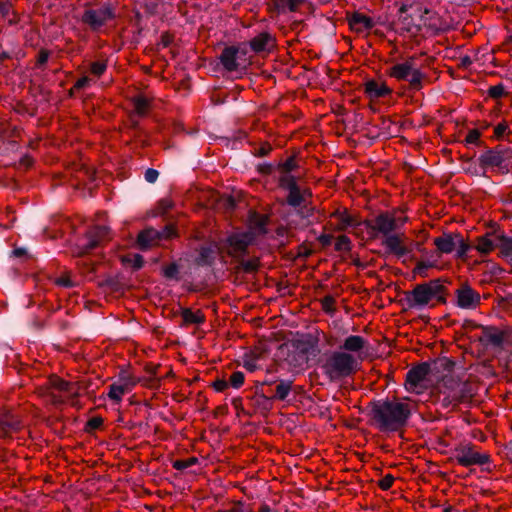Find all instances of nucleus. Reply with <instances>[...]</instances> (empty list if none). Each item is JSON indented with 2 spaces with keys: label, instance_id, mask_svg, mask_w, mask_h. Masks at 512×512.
I'll return each mask as SVG.
<instances>
[{
  "label": "nucleus",
  "instance_id": "obj_18",
  "mask_svg": "<svg viewBox=\"0 0 512 512\" xmlns=\"http://www.w3.org/2000/svg\"><path fill=\"white\" fill-rule=\"evenodd\" d=\"M353 224V219L346 211H335L331 214L329 225L338 231L345 230Z\"/></svg>",
  "mask_w": 512,
  "mask_h": 512
},
{
  "label": "nucleus",
  "instance_id": "obj_12",
  "mask_svg": "<svg viewBox=\"0 0 512 512\" xmlns=\"http://www.w3.org/2000/svg\"><path fill=\"white\" fill-rule=\"evenodd\" d=\"M457 305L464 309H474L480 303V295L471 287L465 285L456 291Z\"/></svg>",
  "mask_w": 512,
  "mask_h": 512
},
{
  "label": "nucleus",
  "instance_id": "obj_8",
  "mask_svg": "<svg viewBox=\"0 0 512 512\" xmlns=\"http://www.w3.org/2000/svg\"><path fill=\"white\" fill-rule=\"evenodd\" d=\"M407 217L402 212L394 211L378 215L370 223V228L385 237L405 224Z\"/></svg>",
  "mask_w": 512,
  "mask_h": 512
},
{
  "label": "nucleus",
  "instance_id": "obj_19",
  "mask_svg": "<svg viewBox=\"0 0 512 512\" xmlns=\"http://www.w3.org/2000/svg\"><path fill=\"white\" fill-rule=\"evenodd\" d=\"M108 230L104 226L92 228L86 235L87 242L84 244L86 249H93L99 245L107 236Z\"/></svg>",
  "mask_w": 512,
  "mask_h": 512
},
{
  "label": "nucleus",
  "instance_id": "obj_45",
  "mask_svg": "<svg viewBox=\"0 0 512 512\" xmlns=\"http://www.w3.org/2000/svg\"><path fill=\"white\" fill-rule=\"evenodd\" d=\"M489 93H490V95L492 97L499 98V97H501L504 94V88L502 86H500V85L492 86L489 89Z\"/></svg>",
  "mask_w": 512,
  "mask_h": 512
},
{
  "label": "nucleus",
  "instance_id": "obj_49",
  "mask_svg": "<svg viewBox=\"0 0 512 512\" xmlns=\"http://www.w3.org/2000/svg\"><path fill=\"white\" fill-rule=\"evenodd\" d=\"M90 81H91V79L89 77L84 76V77H82V78L77 80V82L75 83L74 87L76 89L84 88V87H86L89 84Z\"/></svg>",
  "mask_w": 512,
  "mask_h": 512
},
{
  "label": "nucleus",
  "instance_id": "obj_32",
  "mask_svg": "<svg viewBox=\"0 0 512 512\" xmlns=\"http://www.w3.org/2000/svg\"><path fill=\"white\" fill-rule=\"evenodd\" d=\"M149 102L144 96H137L133 99L134 112L144 115L148 111Z\"/></svg>",
  "mask_w": 512,
  "mask_h": 512
},
{
  "label": "nucleus",
  "instance_id": "obj_13",
  "mask_svg": "<svg viewBox=\"0 0 512 512\" xmlns=\"http://www.w3.org/2000/svg\"><path fill=\"white\" fill-rule=\"evenodd\" d=\"M423 20H422V31L423 35L435 33L440 30L445 29V24L435 13H432L428 10H422Z\"/></svg>",
  "mask_w": 512,
  "mask_h": 512
},
{
  "label": "nucleus",
  "instance_id": "obj_7",
  "mask_svg": "<svg viewBox=\"0 0 512 512\" xmlns=\"http://www.w3.org/2000/svg\"><path fill=\"white\" fill-rule=\"evenodd\" d=\"M423 13L421 7H411L409 10L401 8L400 17L396 23V30L409 37L423 35L422 31Z\"/></svg>",
  "mask_w": 512,
  "mask_h": 512
},
{
  "label": "nucleus",
  "instance_id": "obj_33",
  "mask_svg": "<svg viewBox=\"0 0 512 512\" xmlns=\"http://www.w3.org/2000/svg\"><path fill=\"white\" fill-rule=\"evenodd\" d=\"M292 383L290 381H281L276 386V398L284 400L291 391Z\"/></svg>",
  "mask_w": 512,
  "mask_h": 512
},
{
  "label": "nucleus",
  "instance_id": "obj_9",
  "mask_svg": "<svg viewBox=\"0 0 512 512\" xmlns=\"http://www.w3.org/2000/svg\"><path fill=\"white\" fill-rule=\"evenodd\" d=\"M429 366L427 364L418 365L410 369L406 376L405 387L409 392L420 394L428 386Z\"/></svg>",
  "mask_w": 512,
  "mask_h": 512
},
{
  "label": "nucleus",
  "instance_id": "obj_40",
  "mask_svg": "<svg viewBox=\"0 0 512 512\" xmlns=\"http://www.w3.org/2000/svg\"><path fill=\"white\" fill-rule=\"evenodd\" d=\"M243 366L250 372L256 371L259 366L257 364V359L246 356L243 360Z\"/></svg>",
  "mask_w": 512,
  "mask_h": 512
},
{
  "label": "nucleus",
  "instance_id": "obj_37",
  "mask_svg": "<svg viewBox=\"0 0 512 512\" xmlns=\"http://www.w3.org/2000/svg\"><path fill=\"white\" fill-rule=\"evenodd\" d=\"M244 379H245L244 374L240 371H236L231 374L229 383L234 388H240L244 383Z\"/></svg>",
  "mask_w": 512,
  "mask_h": 512
},
{
  "label": "nucleus",
  "instance_id": "obj_1",
  "mask_svg": "<svg viewBox=\"0 0 512 512\" xmlns=\"http://www.w3.org/2000/svg\"><path fill=\"white\" fill-rule=\"evenodd\" d=\"M412 409L413 403L407 398L387 400L374 406V419L381 429L395 431L406 423Z\"/></svg>",
  "mask_w": 512,
  "mask_h": 512
},
{
  "label": "nucleus",
  "instance_id": "obj_10",
  "mask_svg": "<svg viewBox=\"0 0 512 512\" xmlns=\"http://www.w3.org/2000/svg\"><path fill=\"white\" fill-rule=\"evenodd\" d=\"M441 285L436 282L418 285L412 292V298L416 305L424 306L436 298L440 292Z\"/></svg>",
  "mask_w": 512,
  "mask_h": 512
},
{
  "label": "nucleus",
  "instance_id": "obj_43",
  "mask_svg": "<svg viewBox=\"0 0 512 512\" xmlns=\"http://www.w3.org/2000/svg\"><path fill=\"white\" fill-rule=\"evenodd\" d=\"M456 249L458 256L462 257L467 253L469 246L458 236Z\"/></svg>",
  "mask_w": 512,
  "mask_h": 512
},
{
  "label": "nucleus",
  "instance_id": "obj_6",
  "mask_svg": "<svg viewBox=\"0 0 512 512\" xmlns=\"http://www.w3.org/2000/svg\"><path fill=\"white\" fill-rule=\"evenodd\" d=\"M479 161L484 169L505 174L512 169V150H489L480 156Z\"/></svg>",
  "mask_w": 512,
  "mask_h": 512
},
{
  "label": "nucleus",
  "instance_id": "obj_23",
  "mask_svg": "<svg viewBox=\"0 0 512 512\" xmlns=\"http://www.w3.org/2000/svg\"><path fill=\"white\" fill-rule=\"evenodd\" d=\"M238 49L235 47L225 48L221 55V63L228 71H234L238 68L237 63Z\"/></svg>",
  "mask_w": 512,
  "mask_h": 512
},
{
  "label": "nucleus",
  "instance_id": "obj_57",
  "mask_svg": "<svg viewBox=\"0 0 512 512\" xmlns=\"http://www.w3.org/2000/svg\"><path fill=\"white\" fill-rule=\"evenodd\" d=\"M47 57H48V56H47V54L42 53V54L40 55V59H39V61H40L41 63H44V62H46Z\"/></svg>",
  "mask_w": 512,
  "mask_h": 512
},
{
  "label": "nucleus",
  "instance_id": "obj_42",
  "mask_svg": "<svg viewBox=\"0 0 512 512\" xmlns=\"http://www.w3.org/2000/svg\"><path fill=\"white\" fill-rule=\"evenodd\" d=\"M393 482L394 477L392 475H386L380 480L379 486L382 490H388L392 487Z\"/></svg>",
  "mask_w": 512,
  "mask_h": 512
},
{
  "label": "nucleus",
  "instance_id": "obj_53",
  "mask_svg": "<svg viewBox=\"0 0 512 512\" xmlns=\"http://www.w3.org/2000/svg\"><path fill=\"white\" fill-rule=\"evenodd\" d=\"M102 424V420L99 418H94L89 421V425L92 428H98Z\"/></svg>",
  "mask_w": 512,
  "mask_h": 512
},
{
  "label": "nucleus",
  "instance_id": "obj_36",
  "mask_svg": "<svg viewBox=\"0 0 512 512\" xmlns=\"http://www.w3.org/2000/svg\"><path fill=\"white\" fill-rule=\"evenodd\" d=\"M498 246H500L501 253L504 256L512 255V240L507 238L497 239Z\"/></svg>",
  "mask_w": 512,
  "mask_h": 512
},
{
  "label": "nucleus",
  "instance_id": "obj_55",
  "mask_svg": "<svg viewBox=\"0 0 512 512\" xmlns=\"http://www.w3.org/2000/svg\"><path fill=\"white\" fill-rule=\"evenodd\" d=\"M258 512H276V511H275V510H273L271 507H269L267 504H262V505L259 507Z\"/></svg>",
  "mask_w": 512,
  "mask_h": 512
},
{
  "label": "nucleus",
  "instance_id": "obj_48",
  "mask_svg": "<svg viewBox=\"0 0 512 512\" xmlns=\"http://www.w3.org/2000/svg\"><path fill=\"white\" fill-rule=\"evenodd\" d=\"M258 260H251L244 263V269L247 272L255 271L258 268Z\"/></svg>",
  "mask_w": 512,
  "mask_h": 512
},
{
  "label": "nucleus",
  "instance_id": "obj_35",
  "mask_svg": "<svg viewBox=\"0 0 512 512\" xmlns=\"http://www.w3.org/2000/svg\"><path fill=\"white\" fill-rule=\"evenodd\" d=\"M122 262L124 264H129L130 266H132L135 269H139L143 265V258H142V256H140L138 254H129V255L122 257Z\"/></svg>",
  "mask_w": 512,
  "mask_h": 512
},
{
  "label": "nucleus",
  "instance_id": "obj_4",
  "mask_svg": "<svg viewBox=\"0 0 512 512\" xmlns=\"http://www.w3.org/2000/svg\"><path fill=\"white\" fill-rule=\"evenodd\" d=\"M356 365L357 362L352 355L345 352H334L326 359L322 368L324 374L331 381H335L352 374Z\"/></svg>",
  "mask_w": 512,
  "mask_h": 512
},
{
  "label": "nucleus",
  "instance_id": "obj_50",
  "mask_svg": "<svg viewBox=\"0 0 512 512\" xmlns=\"http://www.w3.org/2000/svg\"><path fill=\"white\" fill-rule=\"evenodd\" d=\"M218 512H245V507L241 503L233 504L231 508Z\"/></svg>",
  "mask_w": 512,
  "mask_h": 512
},
{
  "label": "nucleus",
  "instance_id": "obj_46",
  "mask_svg": "<svg viewBox=\"0 0 512 512\" xmlns=\"http://www.w3.org/2000/svg\"><path fill=\"white\" fill-rule=\"evenodd\" d=\"M349 244H350V241H349L348 237H346V236H340V237H338V239H337L336 246H337V248H339V249H342V248H344V249H348V248H349Z\"/></svg>",
  "mask_w": 512,
  "mask_h": 512
},
{
  "label": "nucleus",
  "instance_id": "obj_51",
  "mask_svg": "<svg viewBox=\"0 0 512 512\" xmlns=\"http://www.w3.org/2000/svg\"><path fill=\"white\" fill-rule=\"evenodd\" d=\"M176 273H177V269L174 265L169 266L165 269V275L167 277H174L176 275Z\"/></svg>",
  "mask_w": 512,
  "mask_h": 512
},
{
  "label": "nucleus",
  "instance_id": "obj_11",
  "mask_svg": "<svg viewBox=\"0 0 512 512\" xmlns=\"http://www.w3.org/2000/svg\"><path fill=\"white\" fill-rule=\"evenodd\" d=\"M455 458L460 465L465 467L471 465H482L489 461V456L487 454L480 453L473 447H463L457 450Z\"/></svg>",
  "mask_w": 512,
  "mask_h": 512
},
{
  "label": "nucleus",
  "instance_id": "obj_52",
  "mask_svg": "<svg viewBox=\"0 0 512 512\" xmlns=\"http://www.w3.org/2000/svg\"><path fill=\"white\" fill-rule=\"evenodd\" d=\"M294 167V160L293 159H288L285 161V163L283 164V168L284 170L286 171H290L292 170Z\"/></svg>",
  "mask_w": 512,
  "mask_h": 512
},
{
  "label": "nucleus",
  "instance_id": "obj_31",
  "mask_svg": "<svg viewBox=\"0 0 512 512\" xmlns=\"http://www.w3.org/2000/svg\"><path fill=\"white\" fill-rule=\"evenodd\" d=\"M288 203L293 206H298L303 201V195L295 183H291L289 186Z\"/></svg>",
  "mask_w": 512,
  "mask_h": 512
},
{
  "label": "nucleus",
  "instance_id": "obj_56",
  "mask_svg": "<svg viewBox=\"0 0 512 512\" xmlns=\"http://www.w3.org/2000/svg\"><path fill=\"white\" fill-rule=\"evenodd\" d=\"M57 283L62 285V286H69L70 285L69 281L65 280V279H58Z\"/></svg>",
  "mask_w": 512,
  "mask_h": 512
},
{
  "label": "nucleus",
  "instance_id": "obj_2",
  "mask_svg": "<svg viewBox=\"0 0 512 512\" xmlns=\"http://www.w3.org/2000/svg\"><path fill=\"white\" fill-rule=\"evenodd\" d=\"M438 401L444 407H455L470 400L475 394V387L468 381H461L453 376H445L437 385Z\"/></svg>",
  "mask_w": 512,
  "mask_h": 512
},
{
  "label": "nucleus",
  "instance_id": "obj_3",
  "mask_svg": "<svg viewBox=\"0 0 512 512\" xmlns=\"http://www.w3.org/2000/svg\"><path fill=\"white\" fill-rule=\"evenodd\" d=\"M266 218L253 215L251 218V229L246 232H237L227 239V252L233 257L242 255L247 247L252 244L256 234L265 233Z\"/></svg>",
  "mask_w": 512,
  "mask_h": 512
},
{
  "label": "nucleus",
  "instance_id": "obj_41",
  "mask_svg": "<svg viewBox=\"0 0 512 512\" xmlns=\"http://www.w3.org/2000/svg\"><path fill=\"white\" fill-rule=\"evenodd\" d=\"M480 132L476 129L470 130L465 138L468 144H477L480 138Z\"/></svg>",
  "mask_w": 512,
  "mask_h": 512
},
{
  "label": "nucleus",
  "instance_id": "obj_16",
  "mask_svg": "<svg viewBox=\"0 0 512 512\" xmlns=\"http://www.w3.org/2000/svg\"><path fill=\"white\" fill-rule=\"evenodd\" d=\"M392 90L384 83L371 80L365 83V93L370 99H378L391 94Z\"/></svg>",
  "mask_w": 512,
  "mask_h": 512
},
{
  "label": "nucleus",
  "instance_id": "obj_28",
  "mask_svg": "<svg viewBox=\"0 0 512 512\" xmlns=\"http://www.w3.org/2000/svg\"><path fill=\"white\" fill-rule=\"evenodd\" d=\"M117 382L129 393L139 382V379L127 371H121Z\"/></svg>",
  "mask_w": 512,
  "mask_h": 512
},
{
  "label": "nucleus",
  "instance_id": "obj_38",
  "mask_svg": "<svg viewBox=\"0 0 512 512\" xmlns=\"http://www.w3.org/2000/svg\"><path fill=\"white\" fill-rule=\"evenodd\" d=\"M431 267H433V264L428 263V262L421 261V262H419V263L416 265V267H415V269H414V273H415V274H417V275H419V276H421V277H426V276H427L426 271H427L429 268H431Z\"/></svg>",
  "mask_w": 512,
  "mask_h": 512
},
{
  "label": "nucleus",
  "instance_id": "obj_47",
  "mask_svg": "<svg viewBox=\"0 0 512 512\" xmlns=\"http://www.w3.org/2000/svg\"><path fill=\"white\" fill-rule=\"evenodd\" d=\"M228 382L225 381V380H216L214 383H213V387L216 391L218 392H222L224 391L227 387H228Z\"/></svg>",
  "mask_w": 512,
  "mask_h": 512
},
{
  "label": "nucleus",
  "instance_id": "obj_17",
  "mask_svg": "<svg viewBox=\"0 0 512 512\" xmlns=\"http://www.w3.org/2000/svg\"><path fill=\"white\" fill-rule=\"evenodd\" d=\"M110 12L105 9L87 10L83 15V21L93 28H98L110 18Z\"/></svg>",
  "mask_w": 512,
  "mask_h": 512
},
{
  "label": "nucleus",
  "instance_id": "obj_5",
  "mask_svg": "<svg viewBox=\"0 0 512 512\" xmlns=\"http://www.w3.org/2000/svg\"><path fill=\"white\" fill-rule=\"evenodd\" d=\"M388 74L390 77L397 80L408 81L410 86L414 89L421 88L422 80L424 78L423 73L416 66L415 59L413 57L392 65L389 68Z\"/></svg>",
  "mask_w": 512,
  "mask_h": 512
},
{
  "label": "nucleus",
  "instance_id": "obj_14",
  "mask_svg": "<svg viewBox=\"0 0 512 512\" xmlns=\"http://www.w3.org/2000/svg\"><path fill=\"white\" fill-rule=\"evenodd\" d=\"M405 236L401 234H390L385 237L383 242L384 246L392 253L397 256H404L409 252L408 248L404 244Z\"/></svg>",
  "mask_w": 512,
  "mask_h": 512
},
{
  "label": "nucleus",
  "instance_id": "obj_20",
  "mask_svg": "<svg viewBox=\"0 0 512 512\" xmlns=\"http://www.w3.org/2000/svg\"><path fill=\"white\" fill-rule=\"evenodd\" d=\"M458 235L445 234L434 239V244L441 253H451L457 247Z\"/></svg>",
  "mask_w": 512,
  "mask_h": 512
},
{
  "label": "nucleus",
  "instance_id": "obj_26",
  "mask_svg": "<svg viewBox=\"0 0 512 512\" xmlns=\"http://www.w3.org/2000/svg\"><path fill=\"white\" fill-rule=\"evenodd\" d=\"M51 385L55 389L62 391V392H66L69 395L76 396L79 393L78 392L79 387L76 383L67 382V381H64L57 377L51 379Z\"/></svg>",
  "mask_w": 512,
  "mask_h": 512
},
{
  "label": "nucleus",
  "instance_id": "obj_34",
  "mask_svg": "<svg viewBox=\"0 0 512 512\" xmlns=\"http://www.w3.org/2000/svg\"><path fill=\"white\" fill-rule=\"evenodd\" d=\"M509 133H510L509 125H508L507 122L503 121V122H500L499 124H497L494 127V131H493V136L492 137L495 140H500V139H503Z\"/></svg>",
  "mask_w": 512,
  "mask_h": 512
},
{
  "label": "nucleus",
  "instance_id": "obj_29",
  "mask_svg": "<svg viewBox=\"0 0 512 512\" xmlns=\"http://www.w3.org/2000/svg\"><path fill=\"white\" fill-rule=\"evenodd\" d=\"M181 316L185 324H200L204 322V315L200 310L183 309Z\"/></svg>",
  "mask_w": 512,
  "mask_h": 512
},
{
  "label": "nucleus",
  "instance_id": "obj_21",
  "mask_svg": "<svg viewBox=\"0 0 512 512\" xmlns=\"http://www.w3.org/2000/svg\"><path fill=\"white\" fill-rule=\"evenodd\" d=\"M349 25L351 29L356 32H364L373 26V21L366 15L354 13L349 18Z\"/></svg>",
  "mask_w": 512,
  "mask_h": 512
},
{
  "label": "nucleus",
  "instance_id": "obj_58",
  "mask_svg": "<svg viewBox=\"0 0 512 512\" xmlns=\"http://www.w3.org/2000/svg\"><path fill=\"white\" fill-rule=\"evenodd\" d=\"M2 435V432H0V436Z\"/></svg>",
  "mask_w": 512,
  "mask_h": 512
},
{
  "label": "nucleus",
  "instance_id": "obj_30",
  "mask_svg": "<svg viewBox=\"0 0 512 512\" xmlns=\"http://www.w3.org/2000/svg\"><path fill=\"white\" fill-rule=\"evenodd\" d=\"M127 394L124 388L116 381L109 386L108 397L110 400L120 403L123 396Z\"/></svg>",
  "mask_w": 512,
  "mask_h": 512
},
{
  "label": "nucleus",
  "instance_id": "obj_25",
  "mask_svg": "<svg viewBox=\"0 0 512 512\" xmlns=\"http://www.w3.org/2000/svg\"><path fill=\"white\" fill-rule=\"evenodd\" d=\"M366 343L363 337L351 335L344 340L342 348L345 351L357 353L365 347Z\"/></svg>",
  "mask_w": 512,
  "mask_h": 512
},
{
  "label": "nucleus",
  "instance_id": "obj_54",
  "mask_svg": "<svg viewBox=\"0 0 512 512\" xmlns=\"http://www.w3.org/2000/svg\"><path fill=\"white\" fill-rule=\"evenodd\" d=\"M173 466L176 469H183L188 467V463L185 461H176Z\"/></svg>",
  "mask_w": 512,
  "mask_h": 512
},
{
  "label": "nucleus",
  "instance_id": "obj_22",
  "mask_svg": "<svg viewBox=\"0 0 512 512\" xmlns=\"http://www.w3.org/2000/svg\"><path fill=\"white\" fill-rule=\"evenodd\" d=\"M250 45L255 52L265 51L273 46V38L269 33L263 32L254 37L251 40Z\"/></svg>",
  "mask_w": 512,
  "mask_h": 512
},
{
  "label": "nucleus",
  "instance_id": "obj_27",
  "mask_svg": "<svg viewBox=\"0 0 512 512\" xmlns=\"http://www.w3.org/2000/svg\"><path fill=\"white\" fill-rule=\"evenodd\" d=\"M497 239V237L492 236L480 237L477 240L476 249L483 254L490 253L498 246Z\"/></svg>",
  "mask_w": 512,
  "mask_h": 512
},
{
  "label": "nucleus",
  "instance_id": "obj_15",
  "mask_svg": "<svg viewBox=\"0 0 512 512\" xmlns=\"http://www.w3.org/2000/svg\"><path fill=\"white\" fill-rule=\"evenodd\" d=\"M304 0H272L269 11L273 15L295 12L303 4Z\"/></svg>",
  "mask_w": 512,
  "mask_h": 512
},
{
  "label": "nucleus",
  "instance_id": "obj_39",
  "mask_svg": "<svg viewBox=\"0 0 512 512\" xmlns=\"http://www.w3.org/2000/svg\"><path fill=\"white\" fill-rule=\"evenodd\" d=\"M107 68L105 62H94L91 64V73L97 77L101 76Z\"/></svg>",
  "mask_w": 512,
  "mask_h": 512
},
{
  "label": "nucleus",
  "instance_id": "obj_44",
  "mask_svg": "<svg viewBox=\"0 0 512 512\" xmlns=\"http://www.w3.org/2000/svg\"><path fill=\"white\" fill-rule=\"evenodd\" d=\"M158 171L154 169H148L145 172V179L149 183H154L158 178Z\"/></svg>",
  "mask_w": 512,
  "mask_h": 512
},
{
  "label": "nucleus",
  "instance_id": "obj_24",
  "mask_svg": "<svg viewBox=\"0 0 512 512\" xmlns=\"http://www.w3.org/2000/svg\"><path fill=\"white\" fill-rule=\"evenodd\" d=\"M159 238H160L159 232L155 229L150 228V229H146V230L142 231L138 235L137 242L141 248H148V247L156 244L157 240Z\"/></svg>",
  "mask_w": 512,
  "mask_h": 512
}]
</instances>
